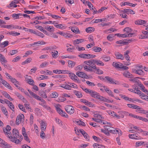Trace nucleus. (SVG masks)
<instances>
[{
    "instance_id": "nucleus-35",
    "label": "nucleus",
    "mask_w": 148,
    "mask_h": 148,
    "mask_svg": "<svg viewBox=\"0 0 148 148\" xmlns=\"http://www.w3.org/2000/svg\"><path fill=\"white\" fill-rule=\"evenodd\" d=\"M18 106L21 110L24 112H26L25 107L23 106V105L21 104H19L18 105Z\"/></svg>"
},
{
    "instance_id": "nucleus-2",
    "label": "nucleus",
    "mask_w": 148,
    "mask_h": 148,
    "mask_svg": "<svg viewBox=\"0 0 148 148\" xmlns=\"http://www.w3.org/2000/svg\"><path fill=\"white\" fill-rule=\"evenodd\" d=\"M65 110L66 112L70 114H73L74 112V108L71 105L66 106L65 107Z\"/></svg>"
},
{
    "instance_id": "nucleus-45",
    "label": "nucleus",
    "mask_w": 148,
    "mask_h": 148,
    "mask_svg": "<svg viewBox=\"0 0 148 148\" xmlns=\"http://www.w3.org/2000/svg\"><path fill=\"white\" fill-rule=\"evenodd\" d=\"M9 107L13 111H14V106L13 104L11 102L8 105Z\"/></svg>"
},
{
    "instance_id": "nucleus-43",
    "label": "nucleus",
    "mask_w": 148,
    "mask_h": 148,
    "mask_svg": "<svg viewBox=\"0 0 148 148\" xmlns=\"http://www.w3.org/2000/svg\"><path fill=\"white\" fill-rule=\"evenodd\" d=\"M136 74H138L140 75H143V72L140 69H138L135 72Z\"/></svg>"
},
{
    "instance_id": "nucleus-11",
    "label": "nucleus",
    "mask_w": 148,
    "mask_h": 148,
    "mask_svg": "<svg viewBox=\"0 0 148 148\" xmlns=\"http://www.w3.org/2000/svg\"><path fill=\"white\" fill-rule=\"evenodd\" d=\"M123 74L124 76L127 78H132L133 77V75L127 71L124 72Z\"/></svg>"
},
{
    "instance_id": "nucleus-31",
    "label": "nucleus",
    "mask_w": 148,
    "mask_h": 148,
    "mask_svg": "<svg viewBox=\"0 0 148 148\" xmlns=\"http://www.w3.org/2000/svg\"><path fill=\"white\" fill-rule=\"evenodd\" d=\"M54 51V52H52V56L54 58H56L57 56H58V52L56 50H55Z\"/></svg>"
},
{
    "instance_id": "nucleus-21",
    "label": "nucleus",
    "mask_w": 148,
    "mask_h": 148,
    "mask_svg": "<svg viewBox=\"0 0 148 148\" xmlns=\"http://www.w3.org/2000/svg\"><path fill=\"white\" fill-rule=\"evenodd\" d=\"M98 99L108 103H110V102H111V101L102 96H101L100 97H99Z\"/></svg>"
},
{
    "instance_id": "nucleus-24",
    "label": "nucleus",
    "mask_w": 148,
    "mask_h": 148,
    "mask_svg": "<svg viewBox=\"0 0 148 148\" xmlns=\"http://www.w3.org/2000/svg\"><path fill=\"white\" fill-rule=\"evenodd\" d=\"M84 40L82 39H78L74 41L73 43L74 45L79 44L84 42Z\"/></svg>"
},
{
    "instance_id": "nucleus-8",
    "label": "nucleus",
    "mask_w": 148,
    "mask_h": 148,
    "mask_svg": "<svg viewBox=\"0 0 148 148\" xmlns=\"http://www.w3.org/2000/svg\"><path fill=\"white\" fill-rule=\"evenodd\" d=\"M116 58L118 59H121L123 60L124 59V58L123 56L121 54H120L119 52H117L115 54Z\"/></svg>"
},
{
    "instance_id": "nucleus-16",
    "label": "nucleus",
    "mask_w": 148,
    "mask_h": 148,
    "mask_svg": "<svg viewBox=\"0 0 148 148\" xmlns=\"http://www.w3.org/2000/svg\"><path fill=\"white\" fill-rule=\"evenodd\" d=\"M23 14H14L12 15L13 18L16 17V18H22Z\"/></svg>"
},
{
    "instance_id": "nucleus-20",
    "label": "nucleus",
    "mask_w": 148,
    "mask_h": 148,
    "mask_svg": "<svg viewBox=\"0 0 148 148\" xmlns=\"http://www.w3.org/2000/svg\"><path fill=\"white\" fill-rule=\"evenodd\" d=\"M92 49L93 51L97 52H98L102 50L101 48L98 47H94Z\"/></svg>"
},
{
    "instance_id": "nucleus-37",
    "label": "nucleus",
    "mask_w": 148,
    "mask_h": 148,
    "mask_svg": "<svg viewBox=\"0 0 148 148\" xmlns=\"http://www.w3.org/2000/svg\"><path fill=\"white\" fill-rule=\"evenodd\" d=\"M32 59L31 58H29L26 59L24 62H22V65L25 64L30 62Z\"/></svg>"
},
{
    "instance_id": "nucleus-56",
    "label": "nucleus",
    "mask_w": 148,
    "mask_h": 148,
    "mask_svg": "<svg viewBox=\"0 0 148 148\" xmlns=\"http://www.w3.org/2000/svg\"><path fill=\"white\" fill-rule=\"evenodd\" d=\"M92 119L93 120H94L95 122L99 123H102L103 121H103L102 120L97 119L95 118H92Z\"/></svg>"
},
{
    "instance_id": "nucleus-46",
    "label": "nucleus",
    "mask_w": 148,
    "mask_h": 148,
    "mask_svg": "<svg viewBox=\"0 0 148 148\" xmlns=\"http://www.w3.org/2000/svg\"><path fill=\"white\" fill-rule=\"evenodd\" d=\"M95 70L97 71H94V72L97 74H102L103 73V71L100 70L99 69H97Z\"/></svg>"
},
{
    "instance_id": "nucleus-28",
    "label": "nucleus",
    "mask_w": 148,
    "mask_h": 148,
    "mask_svg": "<svg viewBox=\"0 0 148 148\" xmlns=\"http://www.w3.org/2000/svg\"><path fill=\"white\" fill-rule=\"evenodd\" d=\"M8 43L9 42L8 41H5L1 44L0 47L3 48L6 47L8 45Z\"/></svg>"
},
{
    "instance_id": "nucleus-12",
    "label": "nucleus",
    "mask_w": 148,
    "mask_h": 148,
    "mask_svg": "<svg viewBox=\"0 0 148 148\" xmlns=\"http://www.w3.org/2000/svg\"><path fill=\"white\" fill-rule=\"evenodd\" d=\"M146 21L141 20H138L135 21V23L136 24L142 25L146 23Z\"/></svg>"
},
{
    "instance_id": "nucleus-59",
    "label": "nucleus",
    "mask_w": 148,
    "mask_h": 148,
    "mask_svg": "<svg viewBox=\"0 0 148 148\" xmlns=\"http://www.w3.org/2000/svg\"><path fill=\"white\" fill-rule=\"evenodd\" d=\"M64 36L66 38H71L72 35L68 33H65L64 34Z\"/></svg>"
},
{
    "instance_id": "nucleus-10",
    "label": "nucleus",
    "mask_w": 148,
    "mask_h": 148,
    "mask_svg": "<svg viewBox=\"0 0 148 148\" xmlns=\"http://www.w3.org/2000/svg\"><path fill=\"white\" fill-rule=\"evenodd\" d=\"M71 30L75 33L79 34L80 33V32L78 28L76 27H72L71 28Z\"/></svg>"
},
{
    "instance_id": "nucleus-57",
    "label": "nucleus",
    "mask_w": 148,
    "mask_h": 148,
    "mask_svg": "<svg viewBox=\"0 0 148 148\" xmlns=\"http://www.w3.org/2000/svg\"><path fill=\"white\" fill-rule=\"evenodd\" d=\"M56 109L57 112L60 115H61L62 112V110H61L60 108L56 107Z\"/></svg>"
},
{
    "instance_id": "nucleus-52",
    "label": "nucleus",
    "mask_w": 148,
    "mask_h": 148,
    "mask_svg": "<svg viewBox=\"0 0 148 148\" xmlns=\"http://www.w3.org/2000/svg\"><path fill=\"white\" fill-rule=\"evenodd\" d=\"M78 56L80 58L88 59V57H87V54H80L78 55Z\"/></svg>"
},
{
    "instance_id": "nucleus-61",
    "label": "nucleus",
    "mask_w": 148,
    "mask_h": 148,
    "mask_svg": "<svg viewBox=\"0 0 148 148\" xmlns=\"http://www.w3.org/2000/svg\"><path fill=\"white\" fill-rule=\"evenodd\" d=\"M18 52V51L17 50H13L10 51V53L11 55H13L15 54L16 53Z\"/></svg>"
},
{
    "instance_id": "nucleus-58",
    "label": "nucleus",
    "mask_w": 148,
    "mask_h": 148,
    "mask_svg": "<svg viewBox=\"0 0 148 148\" xmlns=\"http://www.w3.org/2000/svg\"><path fill=\"white\" fill-rule=\"evenodd\" d=\"M64 1L67 4L69 3L71 4L74 3V1L73 0H64Z\"/></svg>"
},
{
    "instance_id": "nucleus-14",
    "label": "nucleus",
    "mask_w": 148,
    "mask_h": 148,
    "mask_svg": "<svg viewBox=\"0 0 148 148\" xmlns=\"http://www.w3.org/2000/svg\"><path fill=\"white\" fill-rule=\"evenodd\" d=\"M84 63H89V64H87V65L88 66L91 65L93 64H95V60L91 59L88 61H85L84 62Z\"/></svg>"
},
{
    "instance_id": "nucleus-60",
    "label": "nucleus",
    "mask_w": 148,
    "mask_h": 148,
    "mask_svg": "<svg viewBox=\"0 0 148 148\" xmlns=\"http://www.w3.org/2000/svg\"><path fill=\"white\" fill-rule=\"evenodd\" d=\"M43 73H46L47 75H51L53 74L52 72L51 71H50L49 70H47L46 71H43Z\"/></svg>"
},
{
    "instance_id": "nucleus-3",
    "label": "nucleus",
    "mask_w": 148,
    "mask_h": 148,
    "mask_svg": "<svg viewBox=\"0 0 148 148\" xmlns=\"http://www.w3.org/2000/svg\"><path fill=\"white\" fill-rule=\"evenodd\" d=\"M76 75L78 77L84 78L85 79H88V76L85 73L79 71L77 72Z\"/></svg>"
},
{
    "instance_id": "nucleus-42",
    "label": "nucleus",
    "mask_w": 148,
    "mask_h": 148,
    "mask_svg": "<svg viewBox=\"0 0 148 148\" xmlns=\"http://www.w3.org/2000/svg\"><path fill=\"white\" fill-rule=\"evenodd\" d=\"M113 66L115 67L116 68H121V65H119V64L113 62L112 64Z\"/></svg>"
},
{
    "instance_id": "nucleus-26",
    "label": "nucleus",
    "mask_w": 148,
    "mask_h": 148,
    "mask_svg": "<svg viewBox=\"0 0 148 148\" xmlns=\"http://www.w3.org/2000/svg\"><path fill=\"white\" fill-rule=\"evenodd\" d=\"M68 63L69 66H70L71 68L73 67L75 64V63L74 62L71 60H69Z\"/></svg>"
},
{
    "instance_id": "nucleus-4",
    "label": "nucleus",
    "mask_w": 148,
    "mask_h": 148,
    "mask_svg": "<svg viewBox=\"0 0 148 148\" xmlns=\"http://www.w3.org/2000/svg\"><path fill=\"white\" fill-rule=\"evenodd\" d=\"M12 134L13 138H17L18 136L19 132L18 130L15 128L13 129Z\"/></svg>"
},
{
    "instance_id": "nucleus-51",
    "label": "nucleus",
    "mask_w": 148,
    "mask_h": 148,
    "mask_svg": "<svg viewBox=\"0 0 148 148\" xmlns=\"http://www.w3.org/2000/svg\"><path fill=\"white\" fill-rule=\"evenodd\" d=\"M114 37V35L113 34H111L108 35L107 38L108 40H110V39L113 38Z\"/></svg>"
},
{
    "instance_id": "nucleus-5",
    "label": "nucleus",
    "mask_w": 148,
    "mask_h": 148,
    "mask_svg": "<svg viewBox=\"0 0 148 148\" xmlns=\"http://www.w3.org/2000/svg\"><path fill=\"white\" fill-rule=\"evenodd\" d=\"M106 80L107 81V82L110 83L116 84V83H115L116 81H114V79L111 78L110 77L108 76H106L105 77Z\"/></svg>"
},
{
    "instance_id": "nucleus-29",
    "label": "nucleus",
    "mask_w": 148,
    "mask_h": 148,
    "mask_svg": "<svg viewBox=\"0 0 148 148\" xmlns=\"http://www.w3.org/2000/svg\"><path fill=\"white\" fill-rule=\"evenodd\" d=\"M56 46H54L49 47H46L44 48L43 49L44 50H51L53 49H56Z\"/></svg>"
},
{
    "instance_id": "nucleus-40",
    "label": "nucleus",
    "mask_w": 148,
    "mask_h": 148,
    "mask_svg": "<svg viewBox=\"0 0 148 148\" xmlns=\"http://www.w3.org/2000/svg\"><path fill=\"white\" fill-rule=\"evenodd\" d=\"M123 30L128 34L130 32H131L132 31V29L129 27H127L125 28Z\"/></svg>"
},
{
    "instance_id": "nucleus-13",
    "label": "nucleus",
    "mask_w": 148,
    "mask_h": 148,
    "mask_svg": "<svg viewBox=\"0 0 148 148\" xmlns=\"http://www.w3.org/2000/svg\"><path fill=\"white\" fill-rule=\"evenodd\" d=\"M103 87L104 88V90L106 92L109 94V95L111 96L112 97H114V95L112 94V92L109 88H106L105 86H104Z\"/></svg>"
},
{
    "instance_id": "nucleus-39",
    "label": "nucleus",
    "mask_w": 148,
    "mask_h": 148,
    "mask_svg": "<svg viewBox=\"0 0 148 148\" xmlns=\"http://www.w3.org/2000/svg\"><path fill=\"white\" fill-rule=\"evenodd\" d=\"M115 35H117L118 36L122 37L123 38L127 37V36H128L129 35L127 36V34H116Z\"/></svg>"
},
{
    "instance_id": "nucleus-32",
    "label": "nucleus",
    "mask_w": 148,
    "mask_h": 148,
    "mask_svg": "<svg viewBox=\"0 0 148 148\" xmlns=\"http://www.w3.org/2000/svg\"><path fill=\"white\" fill-rule=\"evenodd\" d=\"M40 95L43 98H47V97L45 93L43 91L39 92Z\"/></svg>"
},
{
    "instance_id": "nucleus-18",
    "label": "nucleus",
    "mask_w": 148,
    "mask_h": 148,
    "mask_svg": "<svg viewBox=\"0 0 148 148\" xmlns=\"http://www.w3.org/2000/svg\"><path fill=\"white\" fill-rule=\"evenodd\" d=\"M0 61L1 62H7V61L4 56L1 54L0 53Z\"/></svg>"
},
{
    "instance_id": "nucleus-62",
    "label": "nucleus",
    "mask_w": 148,
    "mask_h": 148,
    "mask_svg": "<svg viewBox=\"0 0 148 148\" xmlns=\"http://www.w3.org/2000/svg\"><path fill=\"white\" fill-rule=\"evenodd\" d=\"M20 59V57L17 56L12 60V62H15L18 61Z\"/></svg>"
},
{
    "instance_id": "nucleus-38",
    "label": "nucleus",
    "mask_w": 148,
    "mask_h": 148,
    "mask_svg": "<svg viewBox=\"0 0 148 148\" xmlns=\"http://www.w3.org/2000/svg\"><path fill=\"white\" fill-rule=\"evenodd\" d=\"M11 141L13 142H14L16 144H18L21 142V141L19 140L14 138H13L11 140Z\"/></svg>"
},
{
    "instance_id": "nucleus-49",
    "label": "nucleus",
    "mask_w": 148,
    "mask_h": 148,
    "mask_svg": "<svg viewBox=\"0 0 148 148\" xmlns=\"http://www.w3.org/2000/svg\"><path fill=\"white\" fill-rule=\"evenodd\" d=\"M58 94L56 92H53L51 95V97L52 98H56L58 97Z\"/></svg>"
},
{
    "instance_id": "nucleus-19",
    "label": "nucleus",
    "mask_w": 148,
    "mask_h": 148,
    "mask_svg": "<svg viewBox=\"0 0 148 148\" xmlns=\"http://www.w3.org/2000/svg\"><path fill=\"white\" fill-rule=\"evenodd\" d=\"M1 147L5 148H10L12 146L7 144V142L4 141L3 143H2V145Z\"/></svg>"
},
{
    "instance_id": "nucleus-64",
    "label": "nucleus",
    "mask_w": 148,
    "mask_h": 148,
    "mask_svg": "<svg viewBox=\"0 0 148 148\" xmlns=\"http://www.w3.org/2000/svg\"><path fill=\"white\" fill-rule=\"evenodd\" d=\"M88 146V144H83L79 146V148H85Z\"/></svg>"
},
{
    "instance_id": "nucleus-36",
    "label": "nucleus",
    "mask_w": 148,
    "mask_h": 148,
    "mask_svg": "<svg viewBox=\"0 0 148 148\" xmlns=\"http://www.w3.org/2000/svg\"><path fill=\"white\" fill-rule=\"evenodd\" d=\"M46 123L43 121H42L40 123L41 128H43L44 130H45L46 129Z\"/></svg>"
},
{
    "instance_id": "nucleus-27",
    "label": "nucleus",
    "mask_w": 148,
    "mask_h": 148,
    "mask_svg": "<svg viewBox=\"0 0 148 148\" xmlns=\"http://www.w3.org/2000/svg\"><path fill=\"white\" fill-rule=\"evenodd\" d=\"M1 110L4 114L6 116H7L8 115V112L6 109V108L4 107H3L1 108Z\"/></svg>"
},
{
    "instance_id": "nucleus-33",
    "label": "nucleus",
    "mask_w": 148,
    "mask_h": 148,
    "mask_svg": "<svg viewBox=\"0 0 148 148\" xmlns=\"http://www.w3.org/2000/svg\"><path fill=\"white\" fill-rule=\"evenodd\" d=\"M41 132L40 133V136L41 138L42 139H44L45 137V133L44 132V129L42 127L41 128Z\"/></svg>"
},
{
    "instance_id": "nucleus-30",
    "label": "nucleus",
    "mask_w": 148,
    "mask_h": 148,
    "mask_svg": "<svg viewBox=\"0 0 148 148\" xmlns=\"http://www.w3.org/2000/svg\"><path fill=\"white\" fill-rule=\"evenodd\" d=\"M127 105L129 108L134 109H136L138 107H139L138 106L133 104H127Z\"/></svg>"
},
{
    "instance_id": "nucleus-54",
    "label": "nucleus",
    "mask_w": 148,
    "mask_h": 148,
    "mask_svg": "<svg viewBox=\"0 0 148 148\" xmlns=\"http://www.w3.org/2000/svg\"><path fill=\"white\" fill-rule=\"evenodd\" d=\"M107 9L105 7H102L98 11L96 10V13H101L105 9Z\"/></svg>"
},
{
    "instance_id": "nucleus-48",
    "label": "nucleus",
    "mask_w": 148,
    "mask_h": 148,
    "mask_svg": "<svg viewBox=\"0 0 148 148\" xmlns=\"http://www.w3.org/2000/svg\"><path fill=\"white\" fill-rule=\"evenodd\" d=\"M35 34L36 35L40 36V37H41L42 38H43L44 37V35L43 33L38 31L37 32H36V34Z\"/></svg>"
},
{
    "instance_id": "nucleus-25",
    "label": "nucleus",
    "mask_w": 148,
    "mask_h": 148,
    "mask_svg": "<svg viewBox=\"0 0 148 148\" xmlns=\"http://www.w3.org/2000/svg\"><path fill=\"white\" fill-rule=\"evenodd\" d=\"M95 64L99 66H103L104 65L103 62L99 60H95Z\"/></svg>"
},
{
    "instance_id": "nucleus-63",
    "label": "nucleus",
    "mask_w": 148,
    "mask_h": 148,
    "mask_svg": "<svg viewBox=\"0 0 148 148\" xmlns=\"http://www.w3.org/2000/svg\"><path fill=\"white\" fill-rule=\"evenodd\" d=\"M6 135L9 138L11 139L13 138V137L12 136V134L11 133L9 132H7V133H6Z\"/></svg>"
},
{
    "instance_id": "nucleus-9",
    "label": "nucleus",
    "mask_w": 148,
    "mask_h": 148,
    "mask_svg": "<svg viewBox=\"0 0 148 148\" xmlns=\"http://www.w3.org/2000/svg\"><path fill=\"white\" fill-rule=\"evenodd\" d=\"M79 131L83 135L86 139H88V138L89 137V136L86 132L82 129H80Z\"/></svg>"
},
{
    "instance_id": "nucleus-50",
    "label": "nucleus",
    "mask_w": 148,
    "mask_h": 148,
    "mask_svg": "<svg viewBox=\"0 0 148 148\" xmlns=\"http://www.w3.org/2000/svg\"><path fill=\"white\" fill-rule=\"evenodd\" d=\"M11 81L13 83L17 84L18 85H19V82H18L17 80L15 78H13L12 77L10 79Z\"/></svg>"
},
{
    "instance_id": "nucleus-34",
    "label": "nucleus",
    "mask_w": 148,
    "mask_h": 148,
    "mask_svg": "<svg viewBox=\"0 0 148 148\" xmlns=\"http://www.w3.org/2000/svg\"><path fill=\"white\" fill-rule=\"evenodd\" d=\"M94 28L92 27H89L86 28V31L87 33H91L94 31Z\"/></svg>"
},
{
    "instance_id": "nucleus-1",
    "label": "nucleus",
    "mask_w": 148,
    "mask_h": 148,
    "mask_svg": "<svg viewBox=\"0 0 148 148\" xmlns=\"http://www.w3.org/2000/svg\"><path fill=\"white\" fill-rule=\"evenodd\" d=\"M122 11L123 13V14L120 15L122 18H126L127 15L126 14H135V12L132 10L130 9H123L122 10Z\"/></svg>"
},
{
    "instance_id": "nucleus-55",
    "label": "nucleus",
    "mask_w": 148,
    "mask_h": 148,
    "mask_svg": "<svg viewBox=\"0 0 148 148\" xmlns=\"http://www.w3.org/2000/svg\"><path fill=\"white\" fill-rule=\"evenodd\" d=\"M102 58H103V60L106 62L110 60V58L109 56H107L102 57Z\"/></svg>"
},
{
    "instance_id": "nucleus-17",
    "label": "nucleus",
    "mask_w": 148,
    "mask_h": 148,
    "mask_svg": "<svg viewBox=\"0 0 148 148\" xmlns=\"http://www.w3.org/2000/svg\"><path fill=\"white\" fill-rule=\"evenodd\" d=\"M60 86L62 88H65L67 90H71L72 86L69 85H65L62 84V85H60Z\"/></svg>"
},
{
    "instance_id": "nucleus-47",
    "label": "nucleus",
    "mask_w": 148,
    "mask_h": 148,
    "mask_svg": "<svg viewBox=\"0 0 148 148\" xmlns=\"http://www.w3.org/2000/svg\"><path fill=\"white\" fill-rule=\"evenodd\" d=\"M142 97H141V98L142 99H143L145 100H147L148 101V96L145 95L144 93H142L141 94Z\"/></svg>"
},
{
    "instance_id": "nucleus-53",
    "label": "nucleus",
    "mask_w": 148,
    "mask_h": 148,
    "mask_svg": "<svg viewBox=\"0 0 148 148\" xmlns=\"http://www.w3.org/2000/svg\"><path fill=\"white\" fill-rule=\"evenodd\" d=\"M40 76L41 77H39L38 78V80H41L46 79L48 77V76L46 75H41Z\"/></svg>"
},
{
    "instance_id": "nucleus-41",
    "label": "nucleus",
    "mask_w": 148,
    "mask_h": 148,
    "mask_svg": "<svg viewBox=\"0 0 148 148\" xmlns=\"http://www.w3.org/2000/svg\"><path fill=\"white\" fill-rule=\"evenodd\" d=\"M24 118V116L23 114H21L19 115H18L16 117V118L18 120H20V121H22V119Z\"/></svg>"
},
{
    "instance_id": "nucleus-22",
    "label": "nucleus",
    "mask_w": 148,
    "mask_h": 148,
    "mask_svg": "<svg viewBox=\"0 0 148 148\" xmlns=\"http://www.w3.org/2000/svg\"><path fill=\"white\" fill-rule=\"evenodd\" d=\"M74 92L78 98H80L82 96V95L80 92L75 90L74 91Z\"/></svg>"
},
{
    "instance_id": "nucleus-23",
    "label": "nucleus",
    "mask_w": 148,
    "mask_h": 148,
    "mask_svg": "<svg viewBox=\"0 0 148 148\" xmlns=\"http://www.w3.org/2000/svg\"><path fill=\"white\" fill-rule=\"evenodd\" d=\"M128 136L129 138L132 139H138L139 138L136 134H129Z\"/></svg>"
},
{
    "instance_id": "nucleus-6",
    "label": "nucleus",
    "mask_w": 148,
    "mask_h": 148,
    "mask_svg": "<svg viewBox=\"0 0 148 148\" xmlns=\"http://www.w3.org/2000/svg\"><path fill=\"white\" fill-rule=\"evenodd\" d=\"M90 94L92 97L97 99H98V98L101 97L99 96V93L93 90H92Z\"/></svg>"
},
{
    "instance_id": "nucleus-44",
    "label": "nucleus",
    "mask_w": 148,
    "mask_h": 148,
    "mask_svg": "<svg viewBox=\"0 0 148 148\" xmlns=\"http://www.w3.org/2000/svg\"><path fill=\"white\" fill-rule=\"evenodd\" d=\"M27 83L31 85H33L34 83V81L32 79H28Z\"/></svg>"
},
{
    "instance_id": "nucleus-15",
    "label": "nucleus",
    "mask_w": 148,
    "mask_h": 148,
    "mask_svg": "<svg viewBox=\"0 0 148 148\" xmlns=\"http://www.w3.org/2000/svg\"><path fill=\"white\" fill-rule=\"evenodd\" d=\"M130 53V51L128 50H127L125 52L124 54V56L125 59L128 61H130V59L128 54Z\"/></svg>"
},
{
    "instance_id": "nucleus-7",
    "label": "nucleus",
    "mask_w": 148,
    "mask_h": 148,
    "mask_svg": "<svg viewBox=\"0 0 148 148\" xmlns=\"http://www.w3.org/2000/svg\"><path fill=\"white\" fill-rule=\"evenodd\" d=\"M136 109L137 110H136V112L145 114H147V113H148V111H146L144 110L142 108H139V107H138Z\"/></svg>"
}]
</instances>
